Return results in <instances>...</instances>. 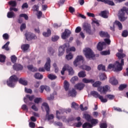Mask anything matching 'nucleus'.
<instances>
[{"instance_id": "32", "label": "nucleus", "mask_w": 128, "mask_h": 128, "mask_svg": "<svg viewBox=\"0 0 128 128\" xmlns=\"http://www.w3.org/2000/svg\"><path fill=\"white\" fill-rule=\"evenodd\" d=\"M34 77L35 78H36L37 80H42L43 76L40 73H36L34 74Z\"/></svg>"}, {"instance_id": "49", "label": "nucleus", "mask_w": 128, "mask_h": 128, "mask_svg": "<svg viewBox=\"0 0 128 128\" xmlns=\"http://www.w3.org/2000/svg\"><path fill=\"white\" fill-rule=\"evenodd\" d=\"M78 80V78L77 76H74L72 78L70 82L72 84H74V82H76Z\"/></svg>"}, {"instance_id": "3", "label": "nucleus", "mask_w": 128, "mask_h": 128, "mask_svg": "<svg viewBox=\"0 0 128 128\" xmlns=\"http://www.w3.org/2000/svg\"><path fill=\"white\" fill-rule=\"evenodd\" d=\"M126 12L128 15V8L126 7H123L119 11L118 18L120 22H124V20H126L128 18V17H124Z\"/></svg>"}, {"instance_id": "59", "label": "nucleus", "mask_w": 128, "mask_h": 128, "mask_svg": "<svg viewBox=\"0 0 128 128\" xmlns=\"http://www.w3.org/2000/svg\"><path fill=\"white\" fill-rule=\"evenodd\" d=\"M42 100V98H36L34 100V102L35 104H38Z\"/></svg>"}, {"instance_id": "9", "label": "nucleus", "mask_w": 128, "mask_h": 128, "mask_svg": "<svg viewBox=\"0 0 128 128\" xmlns=\"http://www.w3.org/2000/svg\"><path fill=\"white\" fill-rule=\"evenodd\" d=\"M90 94L94 96V98H98L99 100H100V102H108V99L104 98V96H100L98 92L96 91H92L90 92Z\"/></svg>"}, {"instance_id": "55", "label": "nucleus", "mask_w": 128, "mask_h": 128, "mask_svg": "<svg viewBox=\"0 0 128 128\" xmlns=\"http://www.w3.org/2000/svg\"><path fill=\"white\" fill-rule=\"evenodd\" d=\"M100 128H108V124L106 123H101L100 124Z\"/></svg>"}, {"instance_id": "39", "label": "nucleus", "mask_w": 128, "mask_h": 128, "mask_svg": "<svg viewBox=\"0 0 128 128\" xmlns=\"http://www.w3.org/2000/svg\"><path fill=\"white\" fill-rule=\"evenodd\" d=\"M11 62L13 64H16V60H18V58L14 55H13L10 58Z\"/></svg>"}, {"instance_id": "18", "label": "nucleus", "mask_w": 128, "mask_h": 128, "mask_svg": "<svg viewBox=\"0 0 128 128\" xmlns=\"http://www.w3.org/2000/svg\"><path fill=\"white\" fill-rule=\"evenodd\" d=\"M13 68L14 70H22L24 67L20 64H15L13 66Z\"/></svg>"}, {"instance_id": "8", "label": "nucleus", "mask_w": 128, "mask_h": 128, "mask_svg": "<svg viewBox=\"0 0 128 128\" xmlns=\"http://www.w3.org/2000/svg\"><path fill=\"white\" fill-rule=\"evenodd\" d=\"M68 70L70 76H72L74 74V71L72 70V68L68 64H66L62 68L61 71V74L64 76V72Z\"/></svg>"}, {"instance_id": "1", "label": "nucleus", "mask_w": 128, "mask_h": 128, "mask_svg": "<svg viewBox=\"0 0 128 128\" xmlns=\"http://www.w3.org/2000/svg\"><path fill=\"white\" fill-rule=\"evenodd\" d=\"M118 52L116 54V56H118V61H116L114 64H110L108 66V70H112V68H115L116 72H120L122 70V66L124 64V58H125L126 54L124 52L122 49H120L118 50Z\"/></svg>"}, {"instance_id": "14", "label": "nucleus", "mask_w": 128, "mask_h": 128, "mask_svg": "<svg viewBox=\"0 0 128 128\" xmlns=\"http://www.w3.org/2000/svg\"><path fill=\"white\" fill-rule=\"evenodd\" d=\"M83 28L84 30H86V32L90 34H92V30H90V25L87 23H84L83 25Z\"/></svg>"}, {"instance_id": "42", "label": "nucleus", "mask_w": 128, "mask_h": 128, "mask_svg": "<svg viewBox=\"0 0 128 128\" xmlns=\"http://www.w3.org/2000/svg\"><path fill=\"white\" fill-rule=\"evenodd\" d=\"M98 70H103L104 72H106V66H102V64L98 65Z\"/></svg>"}, {"instance_id": "29", "label": "nucleus", "mask_w": 128, "mask_h": 128, "mask_svg": "<svg viewBox=\"0 0 128 128\" xmlns=\"http://www.w3.org/2000/svg\"><path fill=\"white\" fill-rule=\"evenodd\" d=\"M80 68H82V70H92V68L90 66H88L86 65H82V66H80Z\"/></svg>"}, {"instance_id": "23", "label": "nucleus", "mask_w": 128, "mask_h": 128, "mask_svg": "<svg viewBox=\"0 0 128 128\" xmlns=\"http://www.w3.org/2000/svg\"><path fill=\"white\" fill-rule=\"evenodd\" d=\"M82 82L84 84H90H90H94V80L92 79L89 80L86 78H84L82 79Z\"/></svg>"}, {"instance_id": "17", "label": "nucleus", "mask_w": 128, "mask_h": 128, "mask_svg": "<svg viewBox=\"0 0 128 128\" xmlns=\"http://www.w3.org/2000/svg\"><path fill=\"white\" fill-rule=\"evenodd\" d=\"M108 12L106 10L102 11L100 14V16L104 18H108Z\"/></svg>"}, {"instance_id": "45", "label": "nucleus", "mask_w": 128, "mask_h": 128, "mask_svg": "<svg viewBox=\"0 0 128 128\" xmlns=\"http://www.w3.org/2000/svg\"><path fill=\"white\" fill-rule=\"evenodd\" d=\"M104 4H108L109 6H114V2L112 1H110V0H106L104 1Z\"/></svg>"}, {"instance_id": "31", "label": "nucleus", "mask_w": 128, "mask_h": 128, "mask_svg": "<svg viewBox=\"0 0 128 128\" xmlns=\"http://www.w3.org/2000/svg\"><path fill=\"white\" fill-rule=\"evenodd\" d=\"M64 88L66 90H68V88H70V84L66 80L64 82Z\"/></svg>"}, {"instance_id": "7", "label": "nucleus", "mask_w": 128, "mask_h": 128, "mask_svg": "<svg viewBox=\"0 0 128 128\" xmlns=\"http://www.w3.org/2000/svg\"><path fill=\"white\" fill-rule=\"evenodd\" d=\"M104 42H99L98 43L97 45V49L98 50L102 51L104 48V46H106V44H110V38H105Z\"/></svg>"}, {"instance_id": "54", "label": "nucleus", "mask_w": 128, "mask_h": 128, "mask_svg": "<svg viewBox=\"0 0 128 128\" xmlns=\"http://www.w3.org/2000/svg\"><path fill=\"white\" fill-rule=\"evenodd\" d=\"M126 88V84H122L118 88L119 90H124Z\"/></svg>"}, {"instance_id": "41", "label": "nucleus", "mask_w": 128, "mask_h": 128, "mask_svg": "<svg viewBox=\"0 0 128 128\" xmlns=\"http://www.w3.org/2000/svg\"><path fill=\"white\" fill-rule=\"evenodd\" d=\"M6 57L4 54H0V62H4Z\"/></svg>"}, {"instance_id": "40", "label": "nucleus", "mask_w": 128, "mask_h": 128, "mask_svg": "<svg viewBox=\"0 0 128 128\" xmlns=\"http://www.w3.org/2000/svg\"><path fill=\"white\" fill-rule=\"evenodd\" d=\"M100 80H104L106 79V76L104 73H101L100 74Z\"/></svg>"}, {"instance_id": "37", "label": "nucleus", "mask_w": 128, "mask_h": 128, "mask_svg": "<svg viewBox=\"0 0 128 128\" xmlns=\"http://www.w3.org/2000/svg\"><path fill=\"white\" fill-rule=\"evenodd\" d=\"M10 44V42H8L6 44L2 46V48L6 50H10V48H8V45Z\"/></svg>"}, {"instance_id": "24", "label": "nucleus", "mask_w": 128, "mask_h": 128, "mask_svg": "<svg viewBox=\"0 0 128 128\" xmlns=\"http://www.w3.org/2000/svg\"><path fill=\"white\" fill-rule=\"evenodd\" d=\"M68 96L74 98V96H76V91L74 89H72V90L69 91L68 93Z\"/></svg>"}, {"instance_id": "16", "label": "nucleus", "mask_w": 128, "mask_h": 128, "mask_svg": "<svg viewBox=\"0 0 128 128\" xmlns=\"http://www.w3.org/2000/svg\"><path fill=\"white\" fill-rule=\"evenodd\" d=\"M82 60H84V57L82 56H78L75 59L74 62V64L75 66H78V63L80 62H82Z\"/></svg>"}, {"instance_id": "2", "label": "nucleus", "mask_w": 128, "mask_h": 128, "mask_svg": "<svg viewBox=\"0 0 128 128\" xmlns=\"http://www.w3.org/2000/svg\"><path fill=\"white\" fill-rule=\"evenodd\" d=\"M92 84H93L92 86L94 88H98V90L101 94H106L110 88L108 85H106L103 86H102V82L100 81H96Z\"/></svg>"}, {"instance_id": "5", "label": "nucleus", "mask_w": 128, "mask_h": 128, "mask_svg": "<svg viewBox=\"0 0 128 128\" xmlns=\"http://www.w3.org/2000/svg\"><path fill=\"white\" fill-rule=\"evenodd\" d=\"M42 106H44L45 110L46 112V118H47L48 120H50L54 119V114H50V106H48V104H47L46 102H44L42 104Z\"/></svg>"}, {"instance_id": "26", "label": "nucleus", "mask_w": 128, "mask_h": 128, "mask_svg": "<svg viewBox=\"0 0 128 128\" xmlns=\"http://www.w3.org/2000/svg\"><path fill=\"white\" fill-rule=\"evenodd\" d=\"M21 48L24 52H26V50H28L30 48V44H24L21 46Z\"/></svg>"}, {"instance_id": "28", "label": "nucleus", "mask_w": 128, "mask_h": 128, "mask_svg": "<svg viewBox=\"0 0 128 128\" xmlns=\"http://www.w3.org/2000/svg\"><path fill=\"white\" fill-rule=\"evenodd\" d=\"M84 118L87 122H90L92 120V116L88 114H84Z\"/></svg>"}, {"instance_id": "34", "label": "nucleus", "mask_w": 128, "mask_h": 128, "mask_svg": "<svg viewBox=\"0 0 128 128\" xmlns=\"http://www.w3.org/2000/svg\"><path fill=\"white\" fill-rule=\"evenodd\" d=\"M90 122L91 123V124H92V126H96V124L98 122V120L96 119L92 118L90 120Z\"/></svg>"}, {"instance_id": "50", "label": "nucleus", "mask_w": 128, "mask_h": 128, "mask_svg": "<svg viewBox=\"0 0 128 128\" xmlns=\"http://www.w3.org/2000/svg\"><path fill=\"white\" fill-rule=\"evenodd\" d=\"M20 18H24L26 20H28V16L26 14H22L20 15Z\"/></svg>"}, {"instance_id": "47", "label": "nucleus", "mask_w": 128, "mask_h": 128, "mask_svg": "<svg viewBox=\"0 0 128 128\" xmlns=\"http://www.w3.org/2000/svg\"><path fill=\"white\" fill-rule=\"evenodd\" d=\"M74 58L72 54V53H69L68 54L66 55V58L68 60H72Z\"/></svg>"}, {"instance_id": "22", "label": "nucleus", "mask_w": 128, "mask_h": 128, "mask_svg": "<svg viewBox=\"0 0 128 128\" xmlns=\"http://www.w3.org/2000/svg\"><path fill=\"white\" fill-rule=\"evenodd\" d=\"M7 18H16V14L12 11L8 12L7 14Z\"/></svg>"}, {"instance_id": "15", "label": "nucleus", "mask_w": 128, "mask_h": 128, "mask_svg": "<svg viewBox=\"0 0 128 128\" xmlns=\"http://www.w3.org/2000/svg\"><path fill=\"white\" fill-rule=\"evenodd\" d=\"M44 68L47 72L50 70V58H47V61L44 65Z\"/></svg>"}, {"instance_id": "35", "label": "nucleus", "mask_w": 128, "mask_h": 128, "mask_svg": "<svg viewBox=\"0 0 128 128\" xmlns=\"http://www.w3.org/2000/svg\"><path fill=\"white\" fill-rule=\"evenodd\" d=\"M115 24L116 26H118L119 30H122V23L120 22V21L116 20L115 22Z\"/></svg>"}, {"instance_id": "63", "label": "nucleus", "mask_w": 128, "mask_h": 128, "mask_svg": "<svg viewBox=\"0 0 128 128\" xmlns=\"http://www.w3.org/2000/svg\"><path fill=\"white\" fill-rule=\"evenodd\" d=\"M29 126L30 128H36V124L34 122H30L29 123Z\"/></svg>"}, {"instance_id": "36", "label": "nucleus", "mask_w": 128, "mask_h": 128, "mask_svg": "<svg viewBox=\"0 0 128 128\" xmlns=\"http://www.w3.org/2000/svg\"><path fill=\"white\" fill-rule=\"evenodd\" d=\"M72 108H74V110H78V104L76 103V102H73L72 104Z\"/></svg>"}, {"instance_id": "12", "label": "nucleus", "mask_w": 128, "mask_h": 128, "mask_svg": "<svg viewBox=\"0 0 128 128\" xmlns=\"http://www.w3.org/2000/svg\"><path fill=\"white\" fill-rule=\"evenodd\" d=\"M67 46H69V44H65L62 46L59 47L58 56H62L64 54V50H66V48Z\"/></svg>"}, {"instance_id": "11", "label": "nucleus", "mask_w": 128, "mask_h": 128, "mask_svg": "<svg viewBox=\"0 0 128 128\" xmlns=\"http://www.w3.org/2000/svg\"><path fill=\"white\" fill-rule=\"evenodd\" d=\"M25 36L27 40H36V36L34 34L30 33V32H26L25 34Z\"/></svg>"}, {"instance_id": "25", "label": "nucleus", "mask_w": 128, "mask_h": 128, "mask_svg": "<svg viewBox=\"0 0 128 128\" xmlns=\"http://www.w3.org/2000/svg\"><path fill=\"white\" fill-rule=\"evenodd\" d=\"M27 68L28 70L32 72H38V68H36V67H34L32 65H28Z\"/></svg>"}, {"instance_id": "62", "label": "nucleus", "mask_w": 128, "mask_h": 128, "mask_svg": "<svg viewBox=\"0 0 128 128\" xmlns=\"http://www.w3.org/2000/svg\"><path fill=\"white\" fill-rule=\"evenodd\" d=\"M58 38H60V37L58 36H54L52 37V42H56V40H58Z\"/></svg>"}, {"instance_id": "43", "label": "nucleus", "mask_w": 128, "mask_h": 128, "mask_svg": "<svg viewBox=\"0 0 128 128\" xmlns=\"http://www.w3.org/2000/svg\"><path fill=\"white\" fill-rule=\"evenodd\" d=\"M8 4L10 6H12L13 8H14L16 6V2L14 0H10L8 2Z\"/></svg>"}, {"instance_id": "21", "label": "nucleus", "mask_w": 128, "mask_h": 128, "mask_svg": "<svg viewBox=\"0 0 128 128\" xmlns=\"http://www.w3.org/2000/svg\"><path fill=\"white\" fill-rule=\"evenodd\" d=\"M99 34L100 36L102 38H110V34H108V32H104L103 31H101L99 32Z\"/></svg>"}, {"instance_id": "44", "label": "nucleus", "mask_w": 128, "mask_h": 128, "mask_svg": "<svg viewBox=\"0 0 128 128\" xmlns=\"http://www.w3.org/2000/svg\"><path fill=\"white\" fill-rule=\"evenodd\" d=\"M66 52L67 54H70V52H76V48L72 46L69 48H67Z\"/></svg>"}, {"instance_id": "10", "label": "nucleus", "mask_w": 128, "mask_h": 128, "mask_svg": "<svg viewBox=\"0 0 128 128\" xmlns=\"http://www.w3.org/2000/svg\"><path fill=\"white\" fill-rule=\"evenodd\" d=\"M72 112V109L68 108V109H60L59 111L57 110L56 112V116L58 120H60L61 118H62V117L60 116V114H64V112H66V114H68V112Z\"/></svg>"}, {"instance_id": "58", "label": "nucleus", "mask_w": 128, "mask_h": 128, "mask_svg": "<svg viewBox=\"0 0 128 128\" xmlns=\"http://www.w3.org/2000/svg\"><path fill=\"white\" fill-rule=\"evenodd\" d=\"M36 16H38V18H42V11H38Z\"/></svg>"}, {"instance_id": "6", "label": "nucleus", "mask_w": 128, "mask_h": 128, "mask_svg": "<svg viewBox=\"0 0 128 128\" xmlns=\"http://www.w3.org/2000/svg\"><path fill=\"white\" fill-rule=\"evenodd\" d=\"M84 54L86 58H92L95 56L94 52H92V50L89 48H84Z\"/></svg>"}, {"instance_id": "19", "label": "nucleus", "mask_w": 128, "mask_h": 128, "mask_svg": "<svg viewBox=\"0 0 128 128\" xmlns=\"http://www.w3.org/2000/svg\"><path fill=\"white\" fill-rule=\"evenodd\" d=\"M84 84L82 83H79L75 85L74 88H76V90H82L84 88Z\"/></svg>"}, {"instance_id": "60", "label": "nucleus", "mask_w": 128, "mask_h": 128, "mask_svg": "<svg viewBox=\"0 0 128 128\" xmlns=\"http://www.w3.org/2000/svg\"><path fill=\"white\" fill-rule=\"evenodd\" d=\"M26 24H22L20 27L21 32H22L24 30H26Z\"/></svg>"}, {"instance_id": "61", "label": "nucleus", "mask_w": 128, "mask_h": 128, "mask_svg": "<svg viewBox=\"0 0 128 128\" xmlns=\"http://www.w3.org/2000/svg\"><path fill=\"white\" fill-rule=\"evenodd\" d=\"M31 108L34 112H38V107L34 104L32 106Z\"/></svg>"}, {"instance_id": "20", "label": "nucleus", "mask_w": 128, "mask_h": 128, "mask_svg": "<svg viewBox=\"0 0 128 128\" xmlns=\"http://www.w3.org/2000/svg\"><path fill=\"white\" fill-rule=\"evenodd\" d=\"M109 82H110V84H112L113 86H116V84H118V80H116V79L114 77H112L110 78Z\"/></svg>"}, {"instance_id": "53", "label": "nucleus", "mask_w": 128, "mask_h": 128, "mask_svg": "<svg viewBox=\"0 0 128 128\" xmlns=\"http://www.w3.org/2000/svg\"><path fill=\"white\" fill-rule=\"evenodd\" d=\"M128 36V32L126 30H124L122 32V36H123V38H126V36Z\"/></svg>"}, {"instance_id": "38", "label": "nucleus", "mask_w": 128, "mask_h": 128, "mask_svg": "<svg viewBox=\"0 0 128 128\" xmlns=\"http://www.w3.org/2000/svg\"><path fill=\"white\" fill-rule=\"evenodd\" d=\"M19 82L20 84H23V86H26L28 84V81L22 78L20 79Z\"/></svg>"}, {"instance_id": "13", "label": "nucleus", "mask_w": 128, "mask_h": 128, "mask_svg": "<svg viewBox=\"0 0 128 128\" xmlns=\"http://www.w3.org/2000/svg\"><path fill=\"white\" fill-rule=\"evenodd\" d=\"M70 34V31L68 29H66L64 32L62 34V38L63 40H66V38L69 37Z\"/></svg>"}, {"instance_id": "52", "label": "nucleus", "mask_w": 128, "mask_h": 128, "mask_svg": "<svg viewBox=\"0 0 128 128\" xmlns=\"http://www.w3.org/2000/svg\"><path fill=\"white\" fill-rule=\"evenodd\" d=\"M52 94L53 95H50V97L48 98V100H54V96H56V92H54Z\"/></svg>"}, {"instance_id": "64", "label": "nucleus", "mask_w": 128, "mask_h": 128, "mask_svg": "<svg viewBox=\"0 0 128 128\" xmlns=\"http://www.w3.org/2000/svg\"><path fill=\"white\" fill-rule=\"evenodd\" d=\"M106 98H108L109 100H112L113 98H114V95L112 94H107L106 96Z\"/></svg>"}, {"instance_id": "33", "label": "nucleus", "mask_w": 128, "mask_h": 128, "mask_svg": "<svg viewBox=\"0 0 128 128\" xmlns=\"http://www.w3.org/2000/svg\"><path fill=\"white\" fill-rule=\"evenodd\" d=\"M78 76L79 78H86V72L84 71H81L78 74Z\"/></svg>"}, {"instance_id": "57", "label": "nucleus", "mask_w": 128, "mask_h": 128, "mask_svg": "<svg viewBox=\"0 0 128 128\" xmlns=\"http://www.w3.org/2000/svg\"><path fill=\"white\" fill-rule=\"evenodd\" d=\"M81 31L82 28H80V26H78L75 30V32L76 34H78L79 32H80Z\"/></svg>"}, {"instance_id": "30", "label": "nucleus", "mask_w": 128, "mask_h": 128, "mask_svg": "<svg viewBox=\"0 0 128 128\" xmlns=\"http://www.w3.org/2000/svg\"><path fill=\"white\" fill-rule=\"evenodd\" d=\"M45 37H48V36H50V34H52V31H50V30L48 29L47 30V32H44L42 34Z\"/></svg>"}, {"instance_id": "51", "label": "nucleus", "mask_w": 128, "mask_h": 128, "mask_svg": "<svg viewBox=\"0 0 128 128\" xmlns=\"http://www.w3.org/2000/svg\"><path fill=\"white\" fill-rule=\"evenodd\" d=\"M54 49H52V47L48 48V54H54Z\"/></svg>"}, {"instance_id": "27", "label": "nucleus", "mask_w": 128, "mask_h": 128, "mask_svg": "<svg viewBox=\"0 0 128 128\" xmlns=\"http://www.w3.org/2000/svg\"><path fill=\"white\" fill-rule=\"evenodd\" d=\"M82 126L83 128H92V124L90 122H86L83 124Z\"/></svg>"}, {"instance_id": "56", "label": "nucleus", "mask_w": 128, "mask_h": 128, "mask_svg": "<svg viewBox=\"0 0 128 128\" xmlns=\"http://www.w3.org/2000/svg\"><path fill=\"white\" fill-rule=\"evenodd\" d=\"M40 7L38 5H34L32 7V10L34 12H38Z\"/></svg>"}, {"instance_id": "48", "label": "nucleus", "mask_w": 128, "mask_h": 128, "mask_svg": "<svg viewBox=\"0 0 128 128\" xmlns=\"http://www.w3.org/2000/svg\"><path fill=\"white\" fill-rule=\"evenodd\" d=\"M100 54L102 56H108V54H110V52L108 50V51H102L100 52Z\"/></svg>"}, {"instance_id": "4", "label": "nucleus", "mask_w": 128, "mask_h": 128, "mask_svg": "<svg viewBox=\"0 0 128 128\" xmlns=\"http://www.w3.org/2000/svg\"><path fill=\"white\" fill-rule=\"evenodd\" d=\"M18 80V78L16 75L12 76L10 78L9 80L7 81V84L8 86L10 88H14L16 84V82Z\"/></svg>"}, {"instance_id": "46", "label": "nucleus", "mask_w": 128, "mask_h": 128, "mask_svg": "<svg viewBox=\"0 0 128 128\" xmlns=\"http://www.w3.org/2000/svg\"><path fill=\"white\" fill-rule=\"evenodd\" d=\"M48 78L50 80H56V75H54L52 74H50L48 75Z\"/></svg>"}]
</instances>
